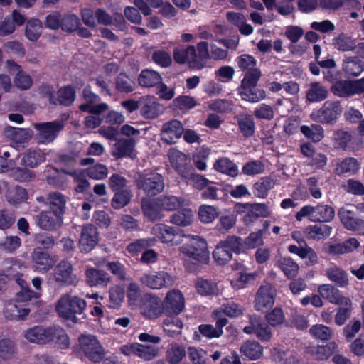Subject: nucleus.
Returning a JSON list of instances; mask_svg holds the SVG:
<instances>
[{"instance_id": "f257e3e1", "label": "nucleus", "mask_w": 364, "mask_h": 364, "mask_svg": "<svg viewBox=\"0 0 364 364\" xmlns=\"http://www.w3.org/2000/svg\"><path fill=\"white\" fill-rule=\"evenodd\" d=\"M23 336L28 343L33 344L46 345L55 343L61 348L69 346V338L65 331L57 326H35L24 330Z\"/></svg>"}, {"instance_id": "f03ea898", "label": "nucleus", "mask_w": 364, "mask_h": 364, "mask_svg": "<svg viewBox=\"0 0 364 364\" xmlns=\"http://www.w3.org/2000/svg\"><path fill=\"white\" fill-rule=\"evenodd\" d=\"M86 305L84 299L65 294L58 300L56 311L60 317L77 323V314H81L86 308Z\"/></svg>"}, {"instance_id": "7ed1b4c3", "label": "nucleus", "mask_w": 364, "mask_h": 364, "mask_svg": "<svg viewBox=\"0 0 364 364\" xmlns=\"http://www.w3.org/2000/svg\"><path fill=\"white\" fill-rule=\"evenodd\" d=\"M242 248L240 237L228 235L216 245L213 252V257L218 264L224 265L231 260L232 252L240 254L242 252Z\"/></svg>"}, {"instance_id": "20e7f679", "label": "nucleus", "mask_w": 364, "mask_h": 364, "mask_svg": "<svg viewBox=\"0 0 364 364\" xmlns=\"http://www.w3.org/2000/svg\"><path fill=\"white\" fill-rule=\"evenodd\" d=\"M335 211L333 207L323 203H319L316 206L306 205L303 206L296 214V219L301 221L307 217L313 222L327 223L333 220Z\"/></svg>"}, {"instance_id": "39448f33", "label": "nucleus", "mask_w": 364, "mask_h": 364, "mask_svg": "<svg viewBox=\"0 0 364 364\" xmlns=\"http://www.w3.org/2000/svg\"><path fill=\"white\" fill-rule=\"evenodd\" d=\"M135 182L137 188L142 190L149 196H155L164 188V177L156 172L139 173Z\"/></svg>"}, {"instance_id": "423d86ee", "label": "nucleus", "mask_w": 364, "mask_h": 364, "mask_svg": "<svg viewBox=\"0 0 364 364\" xmlns=\"http://www.w3.org/2000/svg\"><path fill=\"white\" fill-rule=\"evenodd\" d=\"M180 252L200 263H206L209 259L207 242L198 236L193 237L188 242L183 244Z\"/></svg>"}, {"instance_id": "0eeeda50", "label": "nucleus", "mask_w": 364, "mask_h": 364, "mask_svg": "<svg viewBox=\"0 0 364 364\" xmlns=\"http://www.w3.org/2000/svg\"><path fill=\"white\" fill-rule=\"evenodd\" d=\"M343 108L338 101H326L322 107L314 110L311 114V119L318 123L323 124H335L338 117L341 114Z\"/></svg>"}, {"instance_id": "6e6552de", "label": "nucleus", "mask_w": 364, "mask_h": 364, "mask_svg": "<svg viewBox=\"0 0 364 364\" xmlns=\"http://www.w3.org/2000/svg\"><path fill=\"white\" fill-rule=\"evenodd\" d=\"M236 68L244 74L242 80L252 81L255 78H261L262 72L258 67L257 60L252 55L241 54L235 60Z\"/></svg>"}, {"instance_id": "1a4fd4ad", "label": "nucleus", "mask_w": 364, "mask_h": 364, "mask_svg": "<svg viewBox=\"0 0 364 364\" xmlns=\"http://www.w3.org/2000/svg\"><path fill=\"white\" fill-rule=\"evenodd\" d=\"M173 57L176 63L180 65L188 64L192 69L200 70L203 65L197 59V53L194 46L177 47L173 49Z\"/></svg>"}, {"instance_id": "9d476101", "label": "nucleus", "mask_w": 364, "mask_h": 364, "mask_svg": "<svg viewBox=\"0 0 364 364\" xmlns=\"http://www.w3.org/2000/svg\"><path fill=\"white\" fill-rule=\"evenodd\" d=\"M64 126L63 120L33 124V127L38 131V138L44 144L53 142L63 129Z\"/></svg>"}, {"instance_id": "9b49d317", "label": "nucleus", "mask_w": 364, "mask_h": 364, "mask_svg": "<svg viewBox=\"0 0 364 364\" xmlns=\"http://www.w3.org/2000/svg\"><path fill=\"white\" fill-rule=\"evenodd\" d=\"M162 302L164 313L168 316L181 314L185 306V298L178 289H171L166 293Z\"/></svg>"}, {"instance_id": "f8f14e48", "label": "nucleus", "mask_w": 364, "mask_h": 364, "mask_svg": "<svg viewBox=\"0 0 364 364\" xmlns=\"http://www.w3.org/2000/svg\"><path fill=\"white\" fill-rule=\"evenodd\" d=\"M260 78H255L252 81L242 80L238 93L241 99L252 103H256L266 97V92L262 89L257 88V85Z\"/></svg>"}, {"instance_id": "ddd939ff", "label": "nucleus", "mask_w": 364, "mask_h": 364, "mask_svg": "<svg viewBox=\"0 0 364 364\" xmlns=\"http://www.w3.org/2000/svg\"><path fill=\"white\" fill-rule=\"evenodd\" d=\"M53 279L59 286L75 285L77 278L73 273V266L70 262L62 260L54 268Z\"/></svg>"}, {"instance_id": "4468645a", "label": "nucleus", "mask_w": 364, "mask_h": 364, "mask_svg": "<svg viewBox=\"0 0 364 364\" xmlns=\"http://www.w3.org/2000/svg\"><path fill=\"white\" fill-rule=\"evenodd\" d=\"M247 334H254L261 341H269L272 338V331L268 323L261 317L252 315L250 316V325L243 328Z\"/></svg>"}, {"instance_id": "2eb2a0df", "label": "nucleus", "mask_w": 364, "mask_h": 364, "mask_svg": "<svg viewBox=\"0 0 364 364\" xmlns=\"http://www.w3.org/2000/svg\"><path fill=\"white\" fill-rule=\"evenodd\" d=\"M63 217L50 210L41 211L35 217L36 225L48 232L59 229L63 225Z\"/></svg>"}, {"instance_id": "dca6fc26", "label": "nucleus", "mask_w": 364, "mask_h": 364, "mask_svg": "<svg viewBox=\"0 0 364 364\" xmlns=\"http://www.w3.org/2000/svg\"><path fill=\"white\" fill-rule=\"evenodd\" d=\"M141 282L153 289H160L173 284L174 280L166 272L160 271L155 274H145L140 278Z\"/></svg>"}, {"instance_id": "f3484780", "label": "nucleus", "mask_w": 364, "mask_h": 364, "mask_svg": "<svg viewBox=\"0 0 364 364\" xmlns=\"http://www.w3.org/2000/svg\"><path fill=\"white\" fill-rule=\"evenodd\" d=\"M136 141L134 138L119 136L112 146L111 154L115 159L134 158Z\"/></svg>"}, {"instance_id": "a211bd4d", "label": "nucleus", "mask_w": 364, "mask_h": 364, "mask_svg": "<svg viewBox=\"0 0 364 364\" xmlns=\"http://www.w3.org/2000/svg\"><path fill=\"white\" fill-rule=\"evenodd\" d=\"M183 132L181 122L171 119L163 124L161 130V139L167 144H173L181 137Z\"/></svg>"}, {"instance_id": "6ab92c4d", "label": "nucleus", "mask_w": 364, "mask_h": 364, "mask_svg": "<svg viewBox=\"0 0 364 364\" xmlns=\"http://www.w3.org/2000/svg\"><path fill=\"white\" fill-rule=\"evenodd\" d=\"M298 245H289L288 250L292 254L298 255L300 258L306 259L305 264L307 266H313L318 262V255L314 250L308 246L305 240H298Z\"/></svg>"}, {"instance_id": "aec40b11", "label": "nucleus", "mask_w": 364, "mask_h": 364, "mask_svg": "<svg viewBox=\"0 0 364 364\" xmlns=\"http://www.w3.org/2000/svg\"><path fill=\"white\" fill-rule=\"evenodd\" d=\"M140 309L143 314L149 318H157L164 313L161 300L151 294L144 296Z\"/></svg>"}, {"instance_id": "412c9836", "label": "nucleus", "mask_w": 364, "mask_h": 364, "mask_svg": "<svg viewBox=\"0 0 364 364\" xmlns=\"http://www.w3.org/2000/svg\"><path fill=\"white\" fill-rule=\"evenodd\" d=\"M171 163L172 167L181 178L187 181H188L195 173V168L192 166L190 160H188L186 156L182 153H178L176 156H172Z\"/></svg>"}, {"instance_id": "4be33fe9", "label": "nucleus", "mask_w": 364, "mask_h": 364, "mask_svg": "<svg viewBox=\"0 0 364 364\" xmlns=\"http://www.w3.org/2000/svg\"><path fill=\"white\" fill-rule=\"evenodd\" d=\"M254 303L257 311L271 308L274 304V293L272 286H261L256 294Z\"/></svg>"}, {"instance_id": "5701e85b", "label": "nucleus", "mask_w": 364, "mask_h": 364, "mask_svg": "<svg viewBox=\"0 0 364 364\" xmlns=\"http://www.w3.org/2000/svg\"><path fill=\"white\" fill-rule=\"evenodd\" d=\"M360 246V242L355 237H350L341 243H327L323 249V251L330 255H339L350 253Z\"/></svg>"}, {"instance_id": "b1692460", "label": "nucleus", "mask_w": 364, "mask_h": 364, "mask_svg": "<svg viewBox=\"0 0 364 364\" xmlns=\"http://www.w3.org/2000/svg\"><path fill=\"white\" fill-rule=\"evenodd\" d=\"M338 215L347 230L358 231L360 234L364 235V220L355 218L353 211L341 208Z\"/></svg>"}, {"instance_id": "393cba45", "label": "nucleus", "mask_w": 364, "mask_h": 364, "mask_svg": "<svg viewBox=\"0 0 364 364\" xmlns=\"http://www.w3.org/2000/svg\"><path fill=\"white\" fill-rule=\"evenodd\" d=\"M164 109L154 97H148L141 102L140 114L146 119H153L162 114Z\"/></svg>"}, {"instance_id": "a878e982", "label": "nucleus", "mask_w": 364, "mask_h": 364, "mask_svg": "<svg viewBox=\"0 0 364 364\" xmlns=\"http://www.w3.org/2000/svg\"><path fill=\"white\" fill-rule=\"evenodd\" d=\"M329 92L326 87L319 82H312L309 84V89L306 92V101L314 103L325 100L328 96Z\"/></svg>"}, {"instance_id": "bb28decb", "label": "nucleus", "mask_w": 364, "mask_h": 364, "mask_svg": "<svg viewBox=\"0 0 364 364\" xmlns=\"http://www.w3.org/2000/svg\"><path fill=\"white\" fill-rule=\"evenodd\" d=\"M179 230L176 228L159 223L153 228V232L156 237L164 243L174 244V238L178 234Z\"/></svg>"}, {"instance_id": "cd10ccee", "label": "nucleus", "mask_w": 364, "mask_h": 364, "mask_svg": "<svg viewBox=\"0 0 364 364\" xmlns=\"http://www.w3.org/2000/svg\"><path fill=\"white\" fill-rule=\"evenodd\" d=\"M141 208L145 218L151 222L159 220L162 218V209L161 205L157 204V198L153 200L142 198Z\"/></svg>"}, {"instance_id": "c85d7f7f", "label": "nucleus", "mask_w": 364, "mask_h": 364, "mask_svg": "<svg viewBox=\"0 0 364 364\" xmlns=\"http://www.w3.org/2000/svg\"><path fill=\"white\" fill-rule=\"evenodd\" d=\"M32 261L37 268L42 270H48L52 268L55 261L49 253L42 250L41 247H36L31 254Z\"/></svg>"}, {"instance_id": "c756f323", "label": "nucleus", "mask_w": 364, "mask_h": 364, "mask_svg": "<svg viewBox=\"0 0 364 364\" xmlns=\"http://www.w3.org/2000/svg\"><path fill=\"white\" fill-rule=\"evenodd\" d=\"M4 136L15 143H23L30 139L33 132L30 129L16 128L8 126L4 129Z\"/></svg>"}, {"instance_id": "7c9ffc66", "label": "nucleus", "mask_w": 364, "mask_h": 364, "mask_svg": "<svg viewBox=\"0 0 364 364\" xmlns=\"http://www.w3.org/2000/svg\"><path fill=\"white\" fill-rule=\"evenodd\" d=\"M332 232V227L319 222V223L309 225L306 228V237L309 239L320 240L328 237Z\"/></svg>"}, {"instance_id": "2f4dec72", "label": "nucleus", "mask_w": 364, "mask_h": 364, "mask_svg": "<svg viewBox=\"0 0 364 364\" xmlns=\"http://www.w3.org/2000/svg\"><path fill=\"white\" fill-rule=\"evenodd\" d=\"M161 81L162 77L159 73L150 69L142 70L138 77L139 85L143 87L150 88L158 86Z\"/></svg>"}, {"instance_id": "473e14b6", "label": "nucleus", "mask_w": 364, "mask_h": 364, "mask_svg": "<svg viewBox=\"0 0 364 364\" xmlns=\"http://www.w3.org/2000/svg\"><path fill=\"white\" fill-rule=\"evenodd\" d=\"M364 69V63L358 56L348 57L343 61V70L348 77L358 76Z\"/></svg>"}, {"instance_id": "72a5a7b5", "label": "nucleus", "mask_w": 364, "mask_h": 364, "mask_svg": "<svg viewBox=\"0 0 364 364\" xmlns=\"http://www.w3.org/2000/svg\"><path fill=\"white\" fill-rule=\"evenodd\" d=\"M105 351L104 348L100 344L97 337L92 335V363H100L102 364H122L117 357H109L105 358Z\"/></svg>"}, {"instance_id": "f704fd0d", "label": "nucleus", "mask_w": 364, "mask_h": 364, "mask_svg": "<svg viewBox=\"0 0 364 364\" xmlns=\"http://www.w3.org/2000/svg\"><path fill=\"white\" fill-rule=\"evenodd\" d=\"M46 161V154L40 150H28L21 156L22 166L35 168Z\"/></svg>"}, {"instance_id": "c9c22d12", "label": "nucleus", "mask_w": 364, "mask_h": 364, "mask_svg": "<svg viewBox=\"0 0 364 364\" xmlns=\"http://www.w3.org/2000/svg\"><path fill=\"white\" fill-rule=\"evenodd\" d=\"M75 92L70 86L60 88L58 92V97L55 99L53 93L49 94V101L50 103L56 105L59 103L64 106L70 105L75 100Z\"/></svg>"}, {"instance_id": "e433bc0d", "label": "nucleus", "mask_w": 364, "mask_h": 364, "mask_svg": "<svg viewBox=\"0 0 364 364\" xmlns=\"http://www.w3.org/2000/svg\"><path fill=\"white\" fill-rule=\"evenodd\" d=\"M238 129L245 138L254 136L256 130L255 122L252 115L245 114L240 115L237 119Z\"/></svg>"}, {"instance_id": "4c0bfd02", "label": "nucleus", "mask_w": 364, "mask_h": 364, "mask_svg": "<svg viewBox=\"0 0 364 364\" xmlns=\"http://www.w3.org/2000/svg\"><path fill=\"white\" fill-rule=\"evenodd\" d=\"M135 87V81L125 72H121L114 80V87L119 93H130Z\"/></svg>"}, {"instance_id": "58836bf2", "label": "nucleus", "mask_w": 364, "mask_h": 364, "mask_svg": "<svg viewBox=\"0 0 364 364\" xmlns=\"http://www.w3.org/2000/svg\"><path fill=\"white\" fill-rule=\"evenodd\" d=\"M213 168L221 173L231 177L238 175V168L236 164L227 157H221L215 161Z\"/></svg>"}, {"instance_id": "ea45409f", "label": "nucleus", "mask_w": 364, "mask_h": 364, "mask_svg": "<svg viewBox=\"0 0 364 364\" xmlns=\"http://www.w3.org/2000/svg\"><path fill=\"white\" fill-rule=\"evenodd\" d=\"M336 304L341 306L335 315V323L338 326H342L350 316L353 309L352 302L348 297H346Z\"/></svg>"}, {"instance_id": "a19ab883", "label": "nucleus", "mask_w": 364, "mask_h": 364, "mask_svg": "<svg viewBox=\"0 0 364 364\" xmlns=\"http://www.w3.org/2000/svg\"><path fill=\"white\" fill-rule=\"evenodd\" d=\"M240 352L242 356L249 360H255L262 355L263 348L257 341H248L241 346Z\"/></svg>"}, {"instance_id": "79ce46f5", "label": "nucleus", "mask_w": 364, "mask_h": 364, "mask_svg": "<svg viewBox=\"0 0 364 364\" xmlns=\"http://www.w3.org/2000/svg\"><path fill=\"white\" fill-rule=\"evenodd\" d=\"M184 203L181 197L161 195L157 198V204L161 205L162 211H173L181 208Z\"/></svg>"}, {"instance_id": "37998d69", "label": "nucleus", "mask_w": 364, "mask_h": 364, "mask_svg": "<svg viewBox=\"0 0 364 364\" xmlns=\"http://www.w3.org/2000/svg\"><path fill=\"white\" fill-rule=\"evenodd\" d=\"M318 291L323 299L335 304L346 298L337 288L331 284L320 285L318 288Z\"/></svg>"}, {"instance_id": "c03bdc74", "label": "nucleus", "mask_w": 364, "mask_h": 364, "mask_svg": "<svg viewBox=\"0 0 364 364\" xmlns=\"http://www.w3.org/2000/svg\"><path fill=\"white\" fill-rule=\"evenodd\" d=\"M274 184L275 183L271 177H262L254 184L253 193L257 198H265L269 191L273 188Z\"/></svg>"}, {"instance_id": "a18cd8bd", "label": "nucleus", "mask_w": 364, "mask_h": 364, "mask_svg": "<svg viewBox=\"0 0 364 364\" xmlns=\"http://www.w3.org/2000/svg\"><path fill=\"white\" fill-rule=\"evenodd\" d=\"M48 203L50 210L62 217L65 213L66 200L64 196L58 192H53L48 196Z\"/></svg>"}, {"instance_id": "49530a36", "label": "nucleus", "mask_w": 364, "mask_h": 364, "mask_svg": "<svg viewBox=\"0 0 364 364\" xmlns=\"http://www.w3.org/2000/svg\"><path fill=\"white\" fill-rule=\"evenodd\" d=\"M183 326V323L182 320L173 316H168L163 321L164 330L171 337L180 335Z\"/></svg>"}, {"instance_id": "de8ad7c7", "label": "nucleus", "mask_w": 364, "mask_h": 364, "mask_svg": "<svg viewBox=\"0 0 364 364\" xmlns=\"http://www.w3.org/2000/svg\"><path fill=\"white\" fill-rule=\"evenodd\" d=\"M333 46L339 51H352L356 48V43L350 36L344 33L333 38Z\"/></svg>"}, {"instance_id": "09e8293b", "label": "nucleus", "mask_w": 364, "mask_h": 364, "mask_svg": "<svg viewBox=\"0 0 364 364\" xmlns=\"http://www.w3.org/2000/svg\"><path fill=\"white\" fill-rule=\"evenodd\" d=\"M63 171L68 175L74 176L75 181L77 183L75 187L77 192L82 193L89 187L90 183L87 178H91V171L89 168L82 170L79 172L75 171H67L65 170H63Z\"/></svg>"}, {"instance_id": "8fccbe9b", "label": "nucleus", "mask_w": 364, "mask_h": 364, "mask_svg": "<svg viewBox=\"0 0 364 364\" xmlns=\"http://www.w3.org/2000/svg\"><path fill=\"white\" fill-rule=\"evenodd\" d=\"M195 286L198 293L202 296H215L218 293L216 283L211 280L198 278Z\"/></svg>"}, {"instance_id": "3c124183", "label": "nucleus", "mask_w": 364, "mask_h": 364, "mask_svg": "<svg viewBox=\"0 0 364 364\" xmlns=\"http://www.w3.org/2000/svg\"><path fill=\"white\" fill-rule=\"evenodd\" d=\"M193 220V213L190 208H183L171 216L170 222L178 226L186 227Z\"/></svg>"}, {"instance_id": "603ef678", "label": "nucleus", "mask_w": 364, "mask_h": 364, "mask_svg": "<svg viewBox=\"0 0 364 364\" xmlns=\"http://www.w3.org/2000/svg\"><path fill=\"white\" fill-rule=\"evenodd\" d=\"M300 131L307 139L314 143L319 142L324 136L323 129L319 124H312L311 127L301 125Z\"/></svg>"}, {"instance_id": "864d4df0", "label": "nucleus", "mask_w": 364, "mask_h": 364, "mask_svg": "<svg viewBox=\"0 0 364 364\" xmlns=\"http://www.w3.org/2000/svg\"><path fill=\"white\" fill-rule=\"evenodd\" d=\"M279 267L289 279L294 278L299 272L298 264L291 257H282L278 262Z\"/></svg>"}, {"instance_id": "5fc2aeb1", "label": "nucleus", "mask_w": 364, "mask_h": 364, "mask_svg": "<svg viewBox=\"0 0 364 364\" xmlns=\"http://www.w3.org/2000/svg\"><path fill=\"white\" fill-rule=\"evenodd\" d=\"M359 169V164L356 159L348 157L344 159L337 166L338 175L354 174Z\"/></svg>"}, {"instance_id": "6e6d98bb", "label": "nucleus", "mask_w": 364, "mask_h": 364, "mask_svg": "<svg viewBox=\"0 0 364 364\" xmlns=\"http://www.w3.org/2000/svg\"><path fill=\"white\" fill-rule=\"evenodd\" d=\"M331 92L337 97H349L353 96L350 80H338L331 87Z\"/></svg>"}, {"instance_id": "4d7b16f0", "label": "nucleus", "mask_w": 364, "mask_h": 364, "mask_svg": "<svg viewBox=\"0 0 364 364\" xmlns=\"http://www.w3.org/2000/svg\"><path fill=\"white\" fill-rule=\"evenodd\" d=\"M16 342L9 338L0 339V358L6 360L12 358L16 353Z\"/></svg>"}, {"instance_id": "13d9d810", "label": "nucleus", "mask_w": 364, "mask_h": 364, "mask_svg": "<svg viewBox=\"0 0 364 364\" xmlns=\"http://www.w3.org/2000/svg\"><path fill=\"white\" fill-rule=\"evenodd\" d=\"M42 23L38 19H32L27 22L25 34L31 41H36L42 32Z\"/></svg>"}, {"instance_id": "bf43d9fd", "label": "nucleus", "mask_w": 364, "mask_h": 364, "mask_svg": "<svg viewBox=\"0 0 364 364\" xmlns=\"http://www.w3.org/2000/svg\"><path fill=\"white\" fill-rule=\"evenodd\" d=\"M326 274L331 281L335 282L341 287H344L348 284L347 274L338 267H335L328 269Z\"/></svg>"}, {"instance_id": "052dcab7", "label": "nucleus", "mask_w": 364, "mask_h": 364, "mask_svg": "<svg viewBox=\"0 0 364 364\" xmlns=\"http://www.w3.org/2000/svg\"><path fill=\"white\" fill-rule=\"evenodd\" d=\"M131 191L128 189L114 191L111 205L114 209H121L129 204L131 200Z\"/></svg>"}, {"instance_id": "680f3d73", "label": "nucleus", "mask_w": 364, "mask_h": 364, "mask_svg": "<svg viewBox=\"0 0 364 364\" xmlns=\"http://www.w3.org/2000/svg\"><path fill=\"white\" fill-rule=\"evenodd\" d=\"M186 355V350L183 346L175 343L167 350L166 360L170 364H178Z\"/></svg>"}, {"instance_id": "e2e57ef3", "label": "nucleus", "mask_w": 364, "mask_h": 364, "mask_svg": "<svg viewBox=\"0 0 364 364\" xmlns=\"http://www.w3.org/2000/svg\"><path fill=\"white\" fill-rule=\"evenodd\" d=\"M337 347V344L331 341L326 345L318 346L312 353H315L317 360H326L335 353Z\"/></svg>"}, {"instance_id": "0e129e2a", "label": "nucleus", "mask_w": 364, "mask_h": 364, "mask_svg": "<svg viewBox=\"0 0 364 364\" xmlns=\"http://www.w3.org/2000/svg\"><path fill=\"white\" fill-rule=\"evenodd\" d=\"M79 249L82 253L91 251V225H83L79 240Z\"/></svg>"}, {"instance_id": "69168bd1", "label": "nucleus", "mask_w": 364, "mask_h": 364, "mask_svg": "<svg viewBox=\"0 0 364 364\" xmlns=\"http://www.w3.org/2000/svg\"><path fill=\"white\" fill-rule=\"evenodd\" d=\"M6 198L11 204H18L27 198V192L25 188L16 186L8 190Z\"/></svg>"}, {"instance_id": "338daca9", "label": "nucleus", "mask_w": 364, "mask_h": 364, "mask_svg": "<svg viewBox=\"0 0 364 364\" xmlns=\"http://www.w3.org/2000/svg\"><path fill=\"white\" fill-rule=\"evenodd\" d=\"M80 24L79 18L72 14H68L61 16L60 28L67 33H72L77 30Z\"/></svg>"}, {"instance_id": "774afa93", "label": "nucleus", "mask_w": 364, "mask_h": 364, "mask_svg": "<svg viewBox=\"0 0 364 364\" xmlns=\"http://www.w3.org/2000/svg\"><path fill=\"white\" fill-rule=\"evenodd\" d=\"M219 215L218 209L212 205H203L198 210V216L203 223L213 222Z\"/></svg>"}]
</instances>
